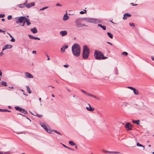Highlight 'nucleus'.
Wrapping results in <instances>:
<instances>
[{"label": "nucleus", "instance_id": "obj_1", "mask_svg": "<svg viewBox=\"0 0 154 154\" xmlns=\"http://www.w3.org/2000/svg\"><path fill=\"white\" fill-rule=\"evenodd\" d=\"M72 52L74 56L76 57L79 56L81 53V47L77 43L73 45L72 47Z\"/></svg>", "mask_w": 154, "mask_h": 154}, {"label": "nucleus", "instance_id": "obj_2", "mask_svg": "<svg viewBox=\"0 0 154 154\" xmlns=\"http://www.w3.org/2000/svg\"><path fill=\"white\" fill-rule=\"evenodd\" d=\"M94 56L95 59L97 60H104L107 58L106 57L103 56V54L102 52L97 50L95 51Z\"/></svg>", "mask_w": 154, "mask_h": 154}, {"label": "nucleus", "instance_id": "obj_3", "mask_svg": "<svg viewBox=\"0 0 154 154\" xmlns=\"http://www.w3.org/2000/svg\"><path fill=\"white\" fill-rule=\"evenodd\" d=\"M89 49L87 46H84L82 53L83 58L85 59H87L89 56Z\"/></svg>", "mask_w": 154, "mask_h": 154}, {"label": "nucleus", "instance_id": "obj_4", "mask_svg": "<svg viewBox=\"0 0 154 154\" xmlns=\"http://www.w3.org/2000/svg\"><path fill=\"white\" fill-rule=\"evenodd\" d=\"M16 18L17 19V20L15 19L16 23H23V21L25 20L26 17L21 16L17 17Z\"/></svg>", "mask_w": 154, "mask_h": 154}, {"label": "nucleus", "instance_id": "obj_5", "mask_svg": "<svg viewBox=\"0 0 154 154\" xmlns=\"http://www.w3.org/2000/svg\"><path fill=\"white\" fill-rule=\"evenodd\" d=\"M42 126L45 130L49 133H51L52 132V130L50 127H47V126L44 124L41 125Z\"/></svg>", "mask_w": 154, "mask_h": 154}, {"label": "nucleus", "instance_id": "obj_6", "mask_svg": "<svg viewBox=\"0 0 154 154\" xmlns=\"http://www.w3.org/2000/svg\"><path fill=\"white\" fill-rule=\"evenodd\" d=\"M125 127L128 131L131 130L132 129V126L131 124L128 122H127L126 123V124L125 125Z\"/></svg>", "mask_w": 154, "mask_h": 154}, {"label": "nucleus", "instance_id": "obj_7", "mask_svg": "<svg viewBox=\"0 0 154 154\" xmlns=\"http://www.w3.org/2000/svg\"><path fill=\"white\" fill-rule=\"evenodd\" d=\"M76 23V26L77 27H82L84 26H87L84 23H81L79 22L77 20H76L75 22Z\"/></svg>", "mask_w": 154, "mask_h": 154}, {"label": "nucleus", "instance_id": "obj_8", "mask_svg": "<svg viewBox=\"0 0 154 154\" xmlns=\"http://www.w3.org/2000/svg\"><path fill=\"white\" fill-rule=\"evenodd\" d=\"M27 2L26 1L24 3V5H26V7L28 8H29L32 6H34L35 4L33 2H32L29 4H26Z\"/></svg>", "mask_w": 154, "mask_h": 154}, {"label": "nucleus", "instance_id": "obj_9", "mask_svg": "<svg viewBox=\"0 0 154 154\" xmlns=\"http://www.w3.org/2000/svg\"><path fill=\"white\" fill-rule=\"evenodd\" d=\"M102 151L103 152L105 153H119L120 154H123V153H121L120 152H118L109 151H108L106 150H105L104 149H103Z\"/></svg>", "mask_w": 154, "mask_h": 154}, {"label": "nucleus", "instance_id": "obj_10", "mask_svg": "<svg viewBox=\"0 0 154 154\" xmlns=\"http://www.w3.org/2000/svg\"><path fill=\"white\" fill-rule=\"evenodd\" d=\"M25 74L26 77L27 78H33L32 75L28 72H25Z\"/></svg>", "mask_w": 154, "mask_h": 154}, {"label": "nucleus", "instance_id": "obj_11", "mask_svg": "<svg viewBox=\"0 0 154 154\" xmlns=\"http://www.w3.org/2000/svg\"><path fill=\"white\" fill-rule=\"evenodd\" d=\"M88 105L89 106V107H86V109L90 111H92L94 110V108L91 107L89 103H88Z\"/></svg>", "mask_w": 154, "mask_h": 154}, {"label": "nucleus", "instance_id": "obj_12", "mask_svg": "<svg viewBox=\"0 0 154 154\" xmlns=\"http://www.w3.org/2000/svg\"><path fill=\"white\" fill-rule=\"evenodd\" d=\"M12 46L11 45H9L8 44L6 45L5 46L2 48V51H3L4 50L8 48H10L12 47Z\"/></svg>", "mask_w": 154, "mask_h": 154}, {"label": "nucleus", "instance_id": "obj_13", "mask_svg": "<svg viewBox=\"0 0 154 154\" xmlns=\"http://www.w3.org/2000/svg\"><path fill=\"white\" fill-rule=\"evenodd\" d=\"M131 16V15L129 13H125L124 15L123 19L124 20H125L127 19V17H130Z\"/></svg>", "mask_w": 154, "mask_h": 154}, {"label": "nucleus", "instance_id": "obj_14", "mask_svg": "<svg viewBox=\"0 0 154 154\" xmlns=\"http://www.w3.org/2000/svg\"><path fill=\"white\" fill-rule=\"evenodd\" d=\"M68 46L67 45H64L62 48H61V51L64 52L65 51V49L67 48Z\"/></svg>", "mask_w": 154, "mask_h": 154}, {"label": "nucleus", "instance_id": "obj_15", "mask_svg": "<svg viewBox=\"0 0 154 154\" xmlns=\"http://www.w3.org/2000/svg\"><path fill=\"white\" fill-rule=\"evenodd\" d=\"M28 36H29V38L30 39H37L38 40H40V38H39L38 37H34V36H32V35H29Z\"/></svg>", "mask_w": 154, "mask_h": 154}, {"label": "nucleus", "instance_id": "obj_16", "mask_svg": "<svg viewBox=\"0 0 154 154\" xmlns=\"http://www.w3.org/2000/svg\"><path fill=\"white\" fill-rule=\"evenodd\" d=\"M67 33V32L66 31H61L60 32V34L62 36H64V35H66Z\"/></svg>", "mask_w": 154, "mask_h": 154}, {"label": "nucleus", "instance_id": "obj_17", "mask_svg": "<svg viewBox=\"0 0 154 154\" xmlns=\"http://www.w3.org/2000/svg\"><path fill=\"white\" fill-rule=\"evenodd\" d=\"M31 31L33 33H36L37 32V30L35 27H34L33 28L31 29Z\"/></svg>", "mask_w": 154, "mask_h": 154}, {"label": "nucleus", "instance_id": "obj_18", "mask_svg": "<svg viewBox=\"0 0 154 154\" xmlns=\"http://www.w3.org/2000/svg\"><path fill=\"white\" fill-rule=\"evenodd\" d=\"M69 18V16L67 15L66 14L64 15L63 18V20H67Z\"/></svg>", "mask_w": 154, "mask_h": 154}, {"label": "nucleus", "instance_id": "obj_19", "mask_svg": "<svg viewBox=\"0 0 154 154\" xmlns=\"http://www.w3.org/2000/svg\"><path fill=\"white\" fill-rule=\"evenodd\" d=\"M29 20V19H28L26 17L25 20V22H26L27 25L28 26H29L30 24H31V23L30 22Z\"/></svg>", "mask_w": 154, "mask_h": 154}, {"label": "nucleus", "instance_id": "obj_20", "mask_svg": "<svg viewBox=\"0 0 154 154\" xmlns=\"http://www.w3.org/2000/svg\"><path fill=\"white\" fill-rule=\"evenodd\" d=\"M132 122L135 124H136L137 125H139L140 121L139 120H137L134 121V120H132Z\"/></svg>", "mask_w": 154, "mask_h": 154}, {"label": "nucleus", "instance_id": "obj_21", "mask_svg": "<svg viewBox=\"0 0 154 154\" xmlns=\"http://www.w3.org/2000/svg\"><path fill=\"white\" fill-rule=\"evenodd\" d=\"M133 91L134 94L136 95H138L139 92L137 89L134 88Z\"/></svg>", "mask_w": 154, "mask_h": 154}, {"label": "nucleus", "instance_id": "obj_22", "mask_svg": "<svg viewBox=\"0 0 154 154\" xmlns=\"http://www.w3.org/2000/svg\"><path fill=\"white\" fill-rule=\"evenodd\" d=\"M98 26L102 28L104 30H105L106 29V27L105 26H103L101 24H99L98 25Z\"/></svg>", "mask_w": 154, "mask_h": 154}, {"label": "nucleus", "instance_id": "obj_23", "mask_svg": "<svg viewBox=\"0 0 154 154\" xmlns=\"http://www.w3.org/2000/svg\"><path fill=\"white\" fill-rule=\"evenodd\" d=\"M107 34L108 36L111 38H113V35L110 32H108Z\"/></svg>", "mask_w": 154, "mask_h": 154}, {"label": "nucleus", "instance_id": "obj_24", "mask_svg": "<svg viewBox=\"0 0 154 154\" xmlns=\"http://www.w3.org/2000/svg\"><path fill=\"white\" fill-rule=\"evenodd\" d=\"M26 87L27 90V91L29 93V94L31 93L32 92H31L30 88L29 87V86H26Z\"/></svg>", "mask_w": 154, "mask_h": 154}, {"label": "nucleus", "instance_id": "obj_25", "mask_svg": "<svg viewBox=\"0 0 154 154\" xmlns=\"http://www.w3.org/2000/svg\"><path fill=\"white\" fill-rule=\"evenodd\" d=\"M15 109L17 110L20 112L21 111L22 108H20L19 106H16L15 107Z\"/></svg>", "mask_w": 154, "mask_h": 154}, {"label": "nucleus", "instance_id": "obj_26", "mask_svg": "<svg viewBox=\"0 0 154 154\" xmlns=\"http://www.w3.org/2000/svg\"><path fill=\"white\" fill-rule=\"evenodd\" d=\"M69 143L72 146H74L75 145V144L72 141H69Z\"/></svg>", "mask_w": 154, "mask_h": 154}, {"label": "nucleus", "instance_id": "obj_27", "mask_svg": "<svg viewBox=\"0 0 154 154\" xmlns=\"http://www.w3.org/2000/svg\"><path fill=\"white\" fill-rule=\"evenodd\" d=\"M137 146H140V147H143L144 148V146L141 145V144H140L139 143V142H138L137 143Z\"/></svg>", "mask_w": 154, "mask_h": 154}, {"label": "nucleus", "instance_id": "obj_28", "mask_svg": "<svg viewBox=\"0 0 154 154\" xmlns=\"http://www.w3.org/2000/svg\"><path fill=\"white\" fill-rule=\"evenodd\" d=\"M89 96H90L91 97H94V98H95V96L93 95V94H89V93H87V94Z\"/></svg>", "mask_w": 154, "mask_h": 154}, {"label": "nucleus", "instance_id": "obj_29", "mask_svg": "<svg viewBox=\"0 0 154 154\" xmlns=\"http://www.w3.org/2000/svg\"><path fill=\"white\" fill-rule=\"evenodd\" d=\"M2 84L5 86H7V83L3 81L2 82Z\"/></svg>", "mask_w": 154, "mask_h": 154}, {"label": "nucleus", "instance_id": "obj_30", "mask_svg": "<svg viewBox=\"0 0 154 154\" xmlns=\"http://www.w3.org/2000/svg\"><path fill=\"white\" fill-rule=\"evenodd\" d=\"M90 22L92 23H94L96 21L95 19H90Z\"/></svg>", "mask_w": 154, "mask_h": 154}, {"label": "nucleus", "instance_id": "obj_31", "mask_svg": "<svg viewBox=\"0 0 154 154\" xmlns=\"http://www.w3.org/2000/svg\"><path fill=\"white\" fill-rule=\"evenodd\" d=\"M55 132H56L57 134H59L60 135H62V134L60 133L59 132L57 131L56 130H53Z\"/></svg>", "mask_w": 154, "mask_h": 154}, {"label": "nucleus", "instance_id": "obj_32", "mask_svg": "<svg viewBox=\"0 0 154 154\" xmlns=\"http://www.w3.org/2000/svg\"><path fill=\"white\" fill-rule=\"evenodd\" d=\"M24 5L22 4H20L18 5V7L20 8H22L23 7Z\"/></svg>", "mask_w": 154, "mask_h": 154}, {"label": "nucleus", "instance_id": "obj_33", "mask_svg": "<svg viewBox=\"0 0 154 154\" xmlns=\"http://www.w3.org/2000/svg\"><path fill=\"white\" fill-rule=\"evenodd\" d=\"M36 116L38 117H41L43 116L42 115L39 114H36Z\"/></svg>", "mask_w": 154, "mask_h": 154}, {"label": "nucleus", "instance_id": "obj_34", "mask_svg": "<svg viewBox=\"0 0 154 154\" xmlns=\"http://www.w3.org/2000/svg\"><path fill=\"white\" fill-rule=\"evenodd\" d=\"M122 54L125 56H127L128 54V53L127 52H124L122 53Z\"/></svg>", "mask_w": 154, "mask_h": 154}, {"label": "nucleus", "instance_id": "obj_35", "mask_svg": "<svg viewBox=\"0 0 154 154\" xmlns=\"http://www.w3.org/2000/svg\"><path fill=\"white\" fill-rule=\"evenodd\" d=\"M84 11H85V12H84L83 11H80V14H84L86 12V11L85 10Z\"/></svg>", "mask_w": 154, "mask_h": 154}, {"label": "nucleus", "instance_id": "obj_36", "mask_svg": "<svg viewBox=\"0 0 154 154\" xmlns=\"http://www.w3.org/2000/svg\"><path fill=\"white\" fill-rule=\"evenodd\" d=\"M8 19L10 20L12 18V16L11 15H9L8 17Z\"/></svg>", "mask_w": 154, "mask_h": 154}, {"label": "nucleus", "instance_id": "obj_37", "mask_svg": "<svg viewBox=\"0 0 154 154\" xmlns=\"http://www.w3.org/2000/svg\"><path fill=\"white\" fill-rule=\"evenodd\" d=\"M5 16V15L4 14H0V18H3Z\"/></svg>", "mask_w": 154, "mask_h": 154}, {"label": "nucleus", "instance_id": "obj_38", "mask_svg": "<svg viewBox=\"0 0 154 154\" xmlns=\"http://www.w3.org/2000/svg\"><path fill=\"white\" fill-rule=\"evenodd\" d=\"M48 8V7H43V8H41V9H40V10H44V9H46L47 8Z\"/></svg>", "mask_w": 154, "mask_h": 154}, {"label": "nucleus", "instance_id": "obj_39", "mask_svg": "<svg viewBox=\"0 0 154 154\" xmlns=\"http://www.w3.org/2000/svg\"><path fill=\"white\" fill-rule=\"evenodd\" d=\"M23 113L24 114H27L28 112L25 109H24L23 110Z\"/></svg>", "mask_w": 154, "mask_h": 154}, {"label": "nucleus", "instance_id": "obj_40", "mask_svg": "<svg viewBox=\"0 0 154 154\" xmlns=\"http://www.w3.org/2000/svg\"><path fill=\"white\" fill-rule=\"evenodd\" d=\"M128 88L130 89H131V90H134V88H133V87H128Z\"/></svg>", "mask_w": 154, "mask_h": 154}, {"label": "nucleus", "instance_id": "obj_41", "mask_svg": "<svg viewBox=\"0 0 154 154\" xmlns=\"http://www.w3.org/2000/svg\"><path fill=\"white\" fill-rule=\"evenodd\" d=\"M2 112H10L7 109H2Z\"/></svg>", "mask_w": 154, "mask_h": 154}, {"label": "nucleus", "instance_id": "obj_42", "mask_svg": "<svg viewBox=\"0 0 154 154\" xmlns=\"http://www.w3.org/2000/svg\"><path fill=\"white\" fill-rule=\"evenodd\" d=\"M129 25L130 26H134V24L133 23H130Z\"/></svg>", "mask_w": 154, "mask_h": 154}, {"label": "nucleus", "instance_id": "obj_43", "mask_svg": "<svg viewBox=\"0 0 154 154\" xmlns=\"http://www.w3.org/2000/svg\"><path fill=\"white\" fill-rule=\"evenodd\" d=\"M11 41L12 42H14L15 41V39L14 38H12V39H11Z\"/></svg>", "mask_w": 154, "mask_h": 154}, {"label": "nucleus", "instance_id": "obj_44", "mask_svg": "<svg viewBox=\"0 0 154 154\" xmlns=\"http://www.w3.org/2000/svg\"><path fill=\"white\" fill-rule=\"evenodd\" d=\"M25 22H26L25 20L23 21V23L22 24V26H24Z\"/></svg>", "mask_w": 154, "mask_h": 154}, {"label": "nucleus", "instance_id": "obj_45", "mask_svg": "<svg viewBox=\"0 0 154 154\" xmlns=\"http://www.w3.org/2000/svg\"><path fill=\"white\" fill-rule=\"evenodd\" d=\"M81 91L84 93L85 94H87V93L85 91L83 90H81Z\"/></svg>", "mask_w": 154, "mask_h": 154}, {"label": "nucleus", "instance_id": "obj_46", "mask_svg": "<svg viewBox=\"0 0 154 154\" xmlns=\"http://www.w3.org/2000/svg\"><path fill=\"white\" fill-rule=\"evenodd\" d=\"M131 5H132L133 6H136V5H137V4H134L133 3H131Z\"/></svg>", "mask_w": 154, "mask_h": 154}, {"label": "nucleus", "instance_id": "obj_47", "mask_svg": "<svg viewBox=\"0 0 154 154\" xmlns=\"http://www.w3.org/2000/svg\"><path fill=\"white\" fill-rule=\"evenodd\" d=\"M32 53L33 54H36V51H32Z\"/></svg>", "mask_w": 154, "mask_h": 154}, {"label": "nucleus", "instance_id": "obj_48", "mask_svg": "<svg viewBox=\"0 0 154 154\" xmlns=\"http://www.w3.org/2000/svg\"><path fill=\"white\" fill-rule=\"evenodd\" d=\"M4 54L2 52L0 53V55L1 56H2Z\"/></svg>", "mask_w": 154, "mask_h": 154}, {"label": "nucleus", "instance_id": "obj_49", "mask_svg": "<svg viewBox=\"0 0 154 154\" xmlns=\"http://www.w3.org/2000/svg\"><path fill=\"white\" fill-rule=\"evenodd\" d=\"M24 109H23V108H22L21 109V111H20V112H21L22 113H23V110H24Z\"/></svg>", "mask_w": 154, "mask_h": 154}, {"label": "nucleus", "instance_id": "obj_50", "mask_svg": "<svg viewBox=\"0 0 154 154\" xmlns=\"http://www.w3.org/2000/svg\"><path fill=\"white\" fill-rule=\"evenodd\" d=\"M68 65H64V66L65 67H66V68H67L68 67Z\"/></svg>", "mask_w": 154, "mask_h": 154}, {"label": "nucleus", "instance_id": "obj_51", "mask_svg": "<svg viewBox=\"0 0 154 154\" xmlns=\"http://www.w3.org/2000/svg\"><path fill=\"white\" fill-rule=\"evenodd\" d=\"M47 56L48 57V60H50V57H49V56L48 55H47Z\"/></svg>", "mask_w": 154, "mask_h": 154}, {"label": "nucleus", "instance_id": "obj_52", "mask_svg": "<svg viewBox=\"0 0 154 154\" xmlns=\"http://www.w3.org/2000/svg\"><path fill=\"white\" fill-rule=\"evenodd\" d=\"M151 58H152V60H154V56H152Z\"/></svg>", "mask_w": 154, "mask_h": 154}, {"label": "nucleus", "instance_id": "obj_53", "mask_svg": "<svg viewBox=\"0 0 154 154\" xmlns=\"http://www.w3.org/2000/svg\"><path fill=\"white\" fill-rule=\"evenodd\" d=\"M56 5L57 6H61V5H60V4L59 3L57 4Z\"/></svg>", "mask_w": 154, "mask_h": 154}, {"label": "nucleus", "instance_id": "obj_54", "mask_svg": "<svg viewBox=\"0 0 154 154\" xmlns=\"http://www.w3.org/2000/svg\"><path fill=\"white\" fill-rule=\"evenodd\" d=\"M67 148L68 149H70V150H74L73 149L70 148L68 147H67Z\"/></svg>", "mask_w": 154, "mask_h": 154}, {"label": "nucleus", "instance_id": "obj_55", "mask_svg": "<svg viewBox=\"0 0 154 154\" xmlns=\"http://www.w3.org/2000/svg\"><path fill=\"white\" fill-rule=\"evenodd\" d=\"M107 43L108 44H110V45H112V44L111 43H110V42H107Z\"/></svg>", "mask_w": 154, "mask_h": 154}, {"label": "nucleus", "instance_id": "obj_56", "mask_svg": "<svg viewBox=\"0 0 154 154\" xmlns=\"http://www.w3.org/2000/svg\"><path fill=\"white\" fill-rule=\"evenodd\" d=\"M2 73L1 71L0 70V76H2Z\"/></svg>", "mask_w": 154, "mask_h": 154}, {"label": "nucleus", "instance_id": "obj_57", "mask_svg": "<svg viewBox=\"0 0 154 154\" xmlns=\"http://www.w3.org/2000/svg\"><path fill=\"white\" fill-rule=\"evenodd\" d=\"M2 21H5V19H4V18L2 19Z\"/></svg>", "mask_w": 154, "mask_h": 154}, {"label": "nucleus", "instance_id": "obj_58", "mask_svg": "<svg viewBox=\"0 0 154 154\" xmlns=\"http://www.w3.org/2000/svg\"><path fill=\"white\" fill-rule=\"evenodd\" d=\"M4 31H2V30L0 29V32H4Z\"/></svg>", "mask_w": 154, "mask_h": 154}, {"label": "nucleus", "instance_id": "obj_59", "mask_svg": "<svg viewBox=\"0 0 154 154\" xmlns=\"http://www.w3.org/2000/svg\"><path fill=\"white\" fill-rule=\"evenodd\" d=\"M63 146L64 147H66V148H67V146H65V145H64V144H63Z\"/></svg>", "mask_w": 154, "mask_h": 154}, {"label": "nucleus", "instance_id": "obj_60", "mask_svg": "<svg viewBox=\"0 0 154 154\" xmlns=\"http://www.w3.org/2000/svg\"><path fill=\"white\" fill-rule=\"evenodd\" d=\"M9 88H12V89H13L14 88L13 87H9Z\"/></svg>", "mask_w": 154, "mask_h": 154}, {"label": "nucleus", "instance_id": "obj_61", "mask_svg": "<svg viewBox=\"0 0 154 154\" xmlns=\"http://www.w3.org/2000/svg\"><path fill=\"white\" fill-rule=\"evenodd\" d=\"M52 96L53 97H55L54 95L53 94H52Z\"/></svg>", "mask_w": 154, "mask_h": 154}, {"label": "nucleus", "instance_id": "obj_62", "mask_svg": "<svg viewBox=\"0 0 154 154\" xmlns=\"http://www.w3.org/2000/svg\"><path fill=\"white\" fill-rule=\"evenodd\" d=\"M39 100L40 102H41V98H39Z\"/></svg>", "mask_w": 154, "mask_h": 154}, {"label": "nucleus", "instance_id": "obj_63", "mask_svg": "<svg viewBox=\"0 0 154 154\" xmlns=\"http://www.w3.org/2000/svg\"><path fill=\"white\" fill-rule=\"evenodd\" d=\"M2 109H0V112H2Z\"/></svg>", "mask_w": 154, "mask_h": 154}, {"label": "nucleus", "instance_id": "obj_64", "mask_svg": "<svg viewBox=\"0 0 154 154\" xmlns=\"http://www.w3.org/2000/svg\"><path fill=\"white\" fill-rule=\"evenodd\" d=\"M3 154V153L2 152H0V154Z\"/></svg>", "mask_w": 154, "mask_h": 154}]
</instances>
